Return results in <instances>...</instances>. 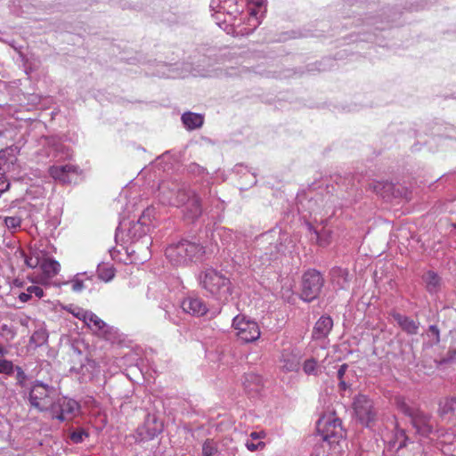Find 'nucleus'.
<instances>
[{
    "label": "nucleus",
    "instance_id": "50",
    "mask_svg": "<svg viewBox=\"0 0 456 456\" xmlns=\"http://www.w3.org/2000/svg\"><path fill=\"white\" fill-rule=\"evenodd\" d=\"M110 255H111V257L114 259V258H115V256H114L115 249H114V248L110 249Z\"/></svg>",
    "mask_w": 456,
    "mask_h": 456
},
{
    "label": "nucleus",
    "instance_id": "7",
    "mask_svg": "<svg viewBox=\"0 0 456 456\" xmlns=\"http://www.w3.org/2000/svg\"><path fill=\"white\" fill-rule=\"evenodd\" d=\"M323 282V278L318 271L309 270L305 272L302 278L300 297L306 302L314 300L319 296Z\"/></svg>",
    "mask_w": 456,
    "mask_h": 456
},
{
    "label": "nucleus",
    "instance_id": "6",
    "mask_svg": "<svg viewBox=\"0 0 456 456\" xmlns=\"http://www.w3.org/2000/svg\"><path fill=\"white\" fill-rule=\"evenodd\" d=\"M232 326L236 330L237 337L246 343L256 341L261 334L257 322L243 314L235 316Z\"/></svg>",
    "mask_w": 456,
    "mask_h": 456
},
{
    "label": "nucleus",
    "instance_id": "35",
    "mask_svg": "<svg viewBox=\"0 0 456 456\" xmlns=\"http://www.w3.org/2000/svg\"><path fill=\"white\" fill-rule=\"evenodd\" d=\"M4 224L10 231L15 232L20 227L21 218L18 216H6L4 217Z\"/></svg>",
    "mask_w": 456,
    "mask_h": 456
},
{
    "label": "nucleus",
    "instance_id": "37",
    "mask_svg": "<svg viewBox=\"0 0 456 456\" xmlns=\"http://www.w3.org/2000/svg\"><path fill=\"white\" fill-rule=\"evenodd\" d=\"M14 370L16 371L17 385L19 387H20L21 388H26L27 387V379H28L27 374L24 372V370L20 366H16Z\"/></svg>",
    "mask_w": 456,
    "mask_h": 456
},
{
    "label": "nucleus",
    "instance_id": "25",
    "mask_svg": "<svg viewBox=\"0 0 456 456\" xmlns=\"http://www.w3.org/2000/svg\"><path fill=\"white\" fill-rule=\"evenodd\" d=\"M423 280L426 283V288L429 293H436L440 289V278L433 271H428L423 276Z\"/></svg>",
    "mask_w": 456,
    "mask_h": 456
},
{
    "label": "nucleus",
    "instance_id": "16",
    "mask_svg": "<svg viewBox=\"0 0 456 456\" xmlns=\"http://www.w3.org/2000/svg\"><path fill=\"white\" fill-rule=\"evenodd\" d=\"M246 0H224L222 9L224 13L229 17L225 22H232L240 13L243 12Z\"/></svg>",
    "mask_w": 456,
    "mask_h": 456
},
{
    "label": "nucleus",
    "instance_id": "27",
    "mask_svg": "<svg viewBox=\"0 0 456 456\" xmlns=\"http://www.w3.org/2000/svg\"><path fill=\"white\" fill-rule=\"evenodd\" d=\"M97 274L100 280L108 282L115 276V269L108 264H99L97 267Z\"/></svg>",
    "mask_w": 456,
    "mask_h": 456
},
{
    "label": "nucleus",
    "instance_id": "1",
    "mask_svg": "<svg viewBox=\"0 0 456 456\" xmlns=\"http://www.w3.org/2000/svg\"><path fill=\"white\" fill-rule=\"evenodd\" d=\"M200 287L213 298L226 302L232 293V282L222 272L214 268L201 271L198 276Z\"/></svg>",
    "mask_w": 456,
    "mask_h": 456
},
{
    "label": "nucleus",
    "instance_id": "2",
    "mask_svg": "<svg viewBox=\"0 0 456 456\" xmlns=\"http://www.w3.org/2000/svg\"><path fill=\"white\" fill-rule=\"evenodd\" d=\"M204 253V248L200 244L189 240L173 243L166 249L167 258L175 266H183L197 261Z\"/></svg>",
    "mask_w": 456,
    "mask_h": 456
},
{
    "label": "nucleus",
    "instance_id": "49",
    "mask_svg": "<svg viewBox=\"0 0 456 456\" xmlns=\"http://www.w3.org/2000/svg\"><path fill=\"white\" fill-rule=\"evenodd\" d=\"M5 354L6 350L3 346H0V355H4Z\"/></svg>",
    "mask_w": 456,
    "mask_h": 456
},
{
    "label": "nucleus",
    "instance_id": "15",
    "mask_svg": "<svg viewBox=\"0 0 456 456\" xmlns=\"http://www.w3.org/2000/svg\"><path fill=\"white\" fill-rule=\"evenodd\" d=\"M181 307L184 313L196 317L203 316L208 312L206 302L197 296H189L184 298L181 303Z\"/></svg>",
    "mask_w": 456,
    "mask_h": 456
},
{
    "label": "nucleus",
    "instance_id": "5",
    "mask_svg": "<svg viewBox=\"0 0 456 456\" xmlns=\"http://www.w3.org/2000/svg\"><path fill=\"white\" fill-rule=\"evenodd\" d=\"M396 404L403 414L411 418V424L417 433L422 436H428L433 432V424L430 415L418 409L410 407L402 398L396 399Z\"/></svg>",
    "mask_w": 456,
    "mask_h": 456
},
{
    "label": "nucleus",
    "instance_id": "42",
    "mask_svg": "<svg viewBox=\"0 0 456 456\" xmlns=\"http://www.w3.org/2000/svg\"><path fill=\"white\" fill-rule=\"evenodd\" d=\"M77 318L82 320L86 323V319L83 317L86 316L85 314H91V311H86L82 308H77V312L72 313Z\"/></svg>",
    "mask_w": 456,
    "mask_h": 456
},
{
    "label": "nucleus",
    "instance_id": "26",
    "mask_svg": "<svg viewBox=\"0 0 456 456\" xmlns=\"http://www.w3.org/2000/svg\"><path fill=\"white\" fill-rule=\"evenodd\" d=\"M45 295L44 290L41 287L37 285L28 286L25 292H21L18 295V298L20 302L26 303L30 300L33 296L37 298L43 297Z\"/></svg>",
    "mask_w": 456,
    "mask_h": 456
},
{
    "label": "nucleus",
    "instance_id": "30",
    "mask_svg": "<svg viewBox=\"0 0 456 456\" xmlns=\"http://www.w3.org/2000/svg\"><path fill=\"white\" fill-rule=\"evenodd\" d=\"M218 452L216 444L212 439H207L202 444V456H215Z\"/></svg>",
    "mask_w": 456,
    "mask_h": 456
},
{
    "label": "nucleus",
    "instance_id": "4",
    "mask_svg": "<svg viewBox=\"0 0 456 456\" xmlns=\"http://www.w3.org/2000/svg\"><path fill=\"white\" fill-rule=\"evenodd\" d=\"M317 433L330 448L338 444L345 435L342 422L334 413L324 415L318 420Z\"/></svg>",
    "mask_w": 456,
    "mask_h": 456
},
{
    "label": "nucleus",
    "instance_id": "10",
    "mask_svg": "<svg viewBox=\"0 0 456 456\" xmlns=\"http://www.w3.org/2000/svg\"><path fill=\"white\" fill-rule=\"evenodd\" d=\"M163 430V423L153 414H148L144 422L135 431V441L145 442L154 439Z\"/></svg>",
    "mask_w": 456,
    "mask_h": 456
},
{
    "label": "nucleus",
    "instance_id": "34",
    "mask_svg": "<svg viewBox=\"0 0 456 456\" xmlns=\"http://www.w3.org/2000/svg\"><path fill=\"white\" fill-rule=\"evenodd\" d=\"M427 335L431 346L437 345L440 342V331L436 325H430L428 329Z\"/></svg>",
    "mask_w": 456,
    "mask_h": 456
},
{
    "label": "nucleus",
    "instance_id": "9",
    "mask_svg": "<svg viewBox=\"0 0 456 456\" xmlns=\"http://www.w3.org/2000/svg\"><path fill=\"white\" fill-rule=\"evenodd\" d=\"M78 410V403L70 398L54 397L53 406L50 409L53 419L65 421L73 417L74 412Z\"/></svg>",
    "mask_w": 456,
    "mask_h": 456
},
{
    "label": "nucleus",
    "instance_id": "46",
    "mask_svg": "<svg viewBox=\"0 0 456 456\" xmlns=\"http://www.w3.org/2000/svg\"><path fill=\"white\" fill-rule=\"evenodd\" d=\"M338 386H339L340 389H342V390H346L349 387V385L346 382V380L344 379H339Z\"/></svg>",
    "mask_w": 456,
    "mask_h": 456
},
{
    "label": "nucleus",
    "instance_id": "14",
    "mask_svg": "<svg viewBox=\"0 0 456 456\" xmlns=\"http://www.w3.org/2000/svg\"><path fill=\"white\" fill-rule=\"evenodd\" d=\"M86 325L97 335L104 338L106 340L112 338L113 328L99 318L95 314H85Z\"/></svg>",
    "mask_w": 456,
    "mask_h": 456
},
{
    "label": "nucleus",
    "instance_id": "8",
    "mask_svg": "<svg viewBox=\"0 0 456 456\" xmlns=\"http://www.w3.org/2000/svg\"><path fill=\"white\" fill-rule=\"evenodd\" d=\"M177 202L183 205V213L186 219L193 221L201 214L200 198L191 190L182 189L177 191Z\"/></svg>",
    "mask_w": 456,
    "mask_h": 456
},
{
    "label": "nucleus",
    "instance_id": "19",
    "mask_svg": "<svg viewBox=\"0 0 456 456\" xmlns=\"http://www.w3.org/2000/svg\"><path fill=\"white\" fill-rule=\"evenodd\" d=\"M393 319L397 322L401 329L409 335H416L419 331V322H416L408 316L394 312L391 314Z\"/></svg>",
    "mask_w": 456,
    "mask_h": 456
},
{
    "label": "nucleus",
    "instance_id": "20",
    "mask_svg": "<svg viewBox=\"0 0 456 456\" xmlns=\"http://www.w3.org/2000/svg\"><path fill=\"white\" fill-rule=\"evenodd\" d=\"M330 277L332 283L341 289H345L349 285V273L346 269L341 267H333L330 270Z\"/></svg>",
    "mask_w": 456,
    "mask_h": 456
},
{
    "label": "nucleus",
    "instance_id": "47",
    "mask_svg": "<svg viewBox=\"0 0 456 456\" xmlns=\"http://www.w3.org/2000/svg\"><path fill=\"white\" fill-rule=\"evenodd\" d=\"M23 284H24V282L20 279H14L12 281V285L15 288H22Z\"/></svg>",
    "mask_w": 456,
    "mask_h": 456
},
{
    "label": "nucleus",
    "instance_id": "13",
    "mask_svg": "<svg viewBox=\"0 0 456 456\" xmlns=\"http://www.w3.org/2000/svg\"><path fill=\"white\" fill-rule=\"evenodd\" d=\"M49 174L62 183H71L78 176V167L71 164L53 166L49 168Z\"/></svg>",
    "mask_w": 456,
    "mask_h": 456
},
{
    "label": "nucleus",
    "instance_id": "33",
    "mask_svg": "<svg viewBox=\"0 0 456 456\" xmlns=\"http://www.w3.org/2000/svg\"><path fill=\"white\" fill-rule=\"evenodd\" d=\"M89 434L84 428H80L73 430L69 434V439L73 444H80L85 438L88 437Z\"/></svg>",
    "mask_w": 456,
    "mask_h": 456
},
{
    "label": "nucleus",
    "instance_id": "51",
    "mask_svg": "<svg viewBox=\"0 0 456 456\" xmlns=\"http://www.w3.org/2000/svg\"><path fill=\"white\" fill-rule=\"evenodd\" d=\"M220 314V311H216L213 314V316H216V314Z\"/></svg>",
    "mask_w": 456,
    "mask_h": 456
},
{
    "label": "nucleus",
    "instance_id": "3",
    "mask_svg": "<svg viewBox=\"0 0 456 456\" xmlns=\"http://www.w3.org/2000/svg\"><path fill=\"white\" fill-rule=\"evenodd\" d=\"M23 394V397L28 400L30 408L39 412L49 411L54 397L57 396V391L53 387L39 380L33 382L28 392L24 391Z\"/></svg>",
    "mask_w": 456,
    "mask_h": 456
},
{
    "label": "nucleus",
    "instance_id": "45",
    "mask_svg": "<svg viewBox=\"0 0 456 456\" xmlns=\"http://www.w3.org/2000/svg\"><path fill=\"white\" fill-rule=\"evenodd\" d=\"M264 437H265V434L263 432H252L250 434V438L252 440H256V439L264 438Z\"/></svg>",
    "mask_w": 456,
    "mask_h": 456
},
{
    "label": "nucleus",
    "instance_id": "23",
    "mask_svg": "<svg viewBox=\"0 0 456 456\" xmlns=\"http://www.w3.org/2000/svg\"><path fill=\"white\" fill-rule=\"evenodd\" d=\"M40 269L45 278H53L59 273L61 265L55 259L44 256Z\"/></svg>",
    "mask_w": 456,
    "mask_h": 456
},
{
    "label": "nucleus",
    "instance_id": "11",
    "mask_svg": "<svg viewBox=\"0 0 456 456\" xmlns=\"http://www.w3.org/2000/svg\"><path fill=\"white\" fill-rule=\"evenodd\" d=\"M354 410L360 422L366 427L374 419L372 402L365 395H360L355 397Z\"/></svg>",
    "mask_w": 456,
    "mask_h": 456
},
{
    "label": "nucleus",
    "instance_id": "32",
    "mask_svg": "<svg viewBox=\"0 0 456 456\" xmlns=\"http://www.w3.org/2000/svg\"><path fill=\"white\" fill-rule=\"evenodd\" d=\"M83 275H86L85 273H77L72 280L68 281L67 283L71 284V289L72 291L76 293L81 292L85 289L84 285V280L81 278Z\"/></svg>",
    "mask_w": 456,
    "mask_h": 456
},
{
    "label": "nucleus",
    "instance_id": "24",
    "mask_svg": "<svg viewBox=\"0 0 456 456\" xmlns=\"http://www.w3.org/2000/svg\"><path fill=\"white\" fill-rule=\"evenodd\" d=\"M183 124L189 130L200 128L203 125V116L192 112H185L181 118Z\"/></svg>",
    "mask_w": 456,
    "mask_h": 456
},
{
    "label": "nucleus",
    "instance_id": "12",
    "mask_svg": "<svg viewBox=\"0 0 456 456\" xmlns=\"http://www.w3.org/2000/svg\"><path fill=\"white\" fill-rule=\"evenodd\" d=\"M302 359L301 353L292 347L281 351L279 359V366L283 372L297 371Z\"/></svg>",
    "mask_w": 456,
    "mask_h": 456
},
{
    "label": "nucleus",
    "instance_id": "53",
    "mask_svg": "<svg viewBox=\"0 0 456 456\" xmlns=\"http://www.w3.org/2000/svg\"><path fill=\"white\" fill-rule=\"evenodd\" d=\"M165 311H166V314H168V310L167 309V307L165 308Z\"/></svg>",
    "mask_w": 456,
    "mask_h": 456
},
{
    "label": "nucleus",
    "instance_id": "22",
    "mask_svg": "<svg viewBox=\"0 0 456 456\" xmlns=\"http://www.w3.org/2000/svg\"><path fill=\"white\" fill-rule=\"evenodd\" d=\"M154 208H147L139 217L138 221L131 225V232H133L137 228H142V232L139 236H143L149 232V225L151 223V216H153Z\"/></svg>",
    "mask_w": 456,
    "mask_h": 456
},
{
    "label": "nucleus",
    "instance_id": "17",
    "mask_svg": "<svg viewBox=\"0 0 456 456\" xmlns=\"http://www.w3.org/2000/svg\"><path fill=\"white\" fill-rule=\"evenodd\" d=\"M332 327V319L330 316L322 315L315 322L312 336L314 339L325 338L330 334Z\"/></svg>",
    "mask_w": 456,
    "mask_h": 456
},
{
    "label": "nucleus",
    "instance_id": "39",
    "mask_svg": "<svg viewBox=\"0 0 456 456\" xmlns=\"http://www.w3.org/2000/svg\"><path fill=\"white\" fill-rule=\"evenodd\" d=\"M215 232H216V234L217 236L220 237L221 240H224L223 244H228L229 243V240L228 239L232 238V233H231L230 231L226 230L224 227H221V228H217L215 231Z\"/></svg>",
    "mask_w": 456,
    "mask_h": 456
},
{
    "label": "nucleus",
    "instance_id": "31",
    "mask_svg": "<svg viewBox=\"0 0 456 456\" xmlns=\"http://www.w3.org/2000/svg\"><path fill=\"white\" fill-rule=\"evenodd\" d=\"M303 370L306 375L318 374V363L314 358L307 359L303 363Z\"/></svg>",
    "mask_w": 456,
    "mask_h": 456
},
{
    "label": "nucleus",
    "instance_id": "18",
    "mask_svg": "<svg viewBox=\"0 0 456 456\" xmlns=\"http://www.w3.org/2000/svg\"><path fill=\"white\" fill-rule=\"evenodd\" d=\"M243 387L250 396L256 395L263 387L262 378L255 373H248L243 378Z\"/></svg>",
    "mask_w": 456,
    "mask_h": 456
},
{
    "label": "nucleus",
    "instance_id": "52",
    "mask_svg": "<svg viewBox=\"0 0 456 456\" xmlns=\"http://www.w3.org/2000/svg\"><path fill=\"white\" fill-rule=\"evenodd\" d=\"M272 259V255L270 256H266V260H271Z\"/></svg>",
    "mask_w": 456,
    "mask_h": 456
},
{
    "label": "nucleus",
    "instance_id": "48",
    "mask_svg": "<svg viewBox=\"0 0 456 456\" xmlns=\"http://www.w3.org/2000/svg\"><path fill=\"white\" fill-rule=\"evenodd\" d=\"M159 191H165V189L167 188V186H166V183H162L159 185Z\"/></svg>",
    "mask_w": 456,
    "mask_h": 456
},
{
    "label": "nucleus",
    "instance_id": "36",
    "mask_svg": "<svg viewBox=\"0 0 456 456\" xmlns=\"http://www.w3.org/2000/svg\"><path fill=\"white\" fill-rule=\"evenodd\" d=\"M15 368L16 366L13 365L12 361L0 359V373L12 375L14 372Z\"/></svg>",
    "mask_w": 456,
    "mask_h": 456
},
{
    "label": "nucleus",
    "instance_id": "44",
    "mask_svg": "<svg viewBox=\"0 0 456 456\" xmlns=\"http://www.w3.org/2000/svg\"><path fill=\"white\" fill-rule=\"evenodd\" d=\"M142 232V228H137L133 232H131V227L129 228V234L133 239H139L142 236H139V234Z\"/></svg>",
    "mask_w": 456,
    "mask_h": 456
},
{
    "label": "nucleus",
    "instance_id": "43",
    "mask_svg": "<svg viewBox=\"0 0 456 456\" xmlns=\"http://www.w3.org/2000/svg\"><path fill=\"white\" fill-rule=\"evenodd\" d=\"M347 369H348V364H346V363H343L339 366V368L338 370V373H337L338 379H344V376H345Z\"/></svg>",
    "mask_w": 456,
    "mask_h": 456
},
{
    "label": "nucleus",
    "instance_id": "29",
    "mask_svg": "<svg viewBox=\"0 0 456 456\" xmlns=\"http://www.w3.org/2000/svg\"><path fill=\"white\" fill-rule=\"evenodd\" d=\"M439 411L442 415L448 413L456 414V398L445 399L440 403Z\"/></svg>",
    "mask_w": 456,
    "mask_h": 456
},
{
    "label": "nucleus",
    "instance_id": "28",
    "mask_svg": "<svg viewBox=\"0 0 456 456\" xmlns=\"http://www.w3.org/2000/svg\"><path fill=\"white\" fill-rule=\"evenodd\" d=\"M23 256L25 257V264L28 267L34 269L41 266L44 257L42 252L33 251L29 256H26L25 254H23Z\"/></svg>",
    "mask_w": 456,
    "mask_h": 456
},
{
    "label": "nucleus",
    "instance_id": "21",
    "mask_svg": "<svg viewBox=\"0 0 456 456\" xmlns=\"http://www.w3.org/2000/svg\"><path fill=\"white\" fill-rule=\"evenodd\" d=\"M370 188L386 200L395 195V185L387 181H373L370 183Z\"/></svg>",
    "mask_w": 456,
    "mask_h": 456
},
{
    "label": "nucleus",
    "instance_id": "38",
    "mask_svg": "<svg viewBox=\"0 0 456 456\" xmlns=\"http://www.w3.org/2000/svg\"><path fill=\"white\" fill-rule=\"evenodd\" d=\"M400 436L403 438V440L400 443L398 446L399 451H403L404 448H406L409 444L411 445V449H420V445L419 444H414L413 442H410L409 438L405 436V433L403 430L401 431Z\"/></svg>",
    "mask_w": 456,
    "mask_h": 456
},
{
    "label": "nucleus",
    "instance_id": "40",
    "mask_svg": "<svg viewBox=\"0 0 456 456\" xmlns=\"http://www.w3.org/2000/svg\"><path fill=\"white\" fill-rule=\"evenodd\" d=\"M245 446L247 447V449L248 451L256 452L257 450L264 449L265 446V444L264 442L254 443L253 441L247 440L245 443Z\"/></svg>",
    "mask_w": 456,
    "mask_h": 456
},
{
    "label": "nucleus",
    "instance_id": "41",
    "mask_svg": "<svg viewBox=\"0 0 456 456\" xmlns=\"http://www.w3.org/2000/svg\"><path fill=\"white\" fill-rule=\"evenodd\" d=\"M224 0H210L209 7L211 10L215 11L217 13H221L223 12L222 5Z\"/></svg>",
    "mask_w": 456,
    "mask_h": 456
}]
</instances>
